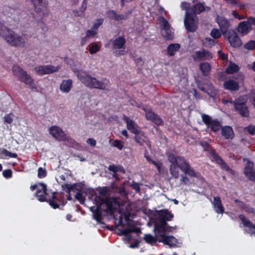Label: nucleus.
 <instances>
[{"label": "nucleus", "instance_id": "obj_37", "mask_svg": "<svg viewBox=\"0 0 255 255\" xmlns=\"http://www.w3.org/2000/svg\"><path fill=\"white\" fill-rule=\"evenodd\" d=\"M192 10L194 13L195 14H199L202 11L206 10V8L204 6V5L202 3H198L195 4Z\"/></svg>", "mask_w": 255, "mask_h": 255}, {"label": "nucleus", "instance_id": "obj_49", "mask_svg": "<svg viewBox=\"0 0 255 255\" xmlns=\"http://www.w3.org/2000/svg\"><path fill=\"white\" fill-rule=\"evenodd\" d=\"M65 139L63 141H66L69 144L70 146H74L76 144V142L73 139H72L70 136H67L66 134L65 135Z\"/></svg>", "mask_w": 255, "mask_h": 255}, {"label": "nucleus", "instance_id": "obj_58", "mask_svg": "<svg viewBox=\"0 0 255 255\" xmlns=\"http://www.w3.org/2000/svg\"><path fill=\"white\" fill-rule=\"evenodd\" d=\"M190 7V3L185 1L182 2L181 3V8L182 10H186L187 12V10Z\"/></svg>", "mask_w": 255, "mask_h": 255}, {"label": "nucleus", "instance_id": "obj_46", "mask_svg": "<svg viewBox=\"0 0 255 255\" xmlns=\"http://www.w3.org/2000/svg\"><path fill=\"white\" fill-rule=\"evenodd\" d=\"M246 49L250 50H252L255 48V40H251L248 42L246 43L244 45Z\"/></svg>", "mask_w": 255, "mask_h": 255}, {"label": "nucleus", "instance_id": "obj_36", "mask_svg": "<svg viewBox=\"0 0 255 255\" xmlns=\"http://www.w3.org/2000/svg\"><path fill=\"white\" fill-rule=\"evenodd\" d=\"M132 221L128 219V241L131 239V235H129L130 233H135L137 235H139L140 233V229L138 227H132Z\"/></svg>", "mask_w": 255, "mask_h": 255}, {"label": "nucleus", "instance_id": "obj_57", "mask_svg": "<svg viewBox=\"0 0 255 255\" xmlns=\"http://www.w3.org/2000/svg\"><path fill=\"white\" fill-rule=\"evenodd\" d=\"M4 122L7 124H11L12 123L13 120L10 116V114H6L4 117Z\"/></svg>", "mask_w": 255, "mask_h": 255}, {"label": "nucleus", "instance_id": "obj_35", "mask_svg": "<svg viewBox=\"0 0 255 255\" xmlns=\"http://www.w3.org/2000/svg\"><path fill=\"white\" fill-rule=\"evenodd\" d=\"M179 168L175 162H171L170 167V172L171 175L175 178H177L179 176Z\"/></svg>", "mask_w": 255, "mask_h": 255}, {"label": "nucleus", "instance_id": "obj_5", "mask_svg": "<svg viewBox=\"0 0 255 255\" xmlns=\"http://www.w3.org/2000/svg\"><path fill=\"white\" fill-rule=\"evenodd\" d=\"M13 74L17 77L18 80L23 82L32 89H36L37 86L34 82L33 79L18 65H14L12 67Z\"/></svg>", "mask_w": 255, "mask_h": 255}, {"label": "nucleus", "instance_id": "obj_7", "mask_svg": "<svg viewBox=\"0 0 255 255\" xmlns=\"http://www.w3.org/2000/svg\"><path fill=\"white\" fill-rule=\"evenodd\" d=\"M128 130L135 134L134 138L136 142L141 145H147L150 147L147 138L140 131L138 127L133 121L128 120Z\"/></svg>", "mask_w": 255, "mask_h": 255}, {"label": "nucleus", "instance_id": "obj_3", "mask_svg": "<svg viewBox=\"0 0 255 255\" xmlns=\"http://www.w3.org/2000/svg\"><path fill=\"white\" fill-rule=\"evenodd\" d=\"M0 35L12 46H21L25 43L23 38L16 35L13 31L7 28L2 23H0Z\"/></svg>", "mask_w": 255, "mask_h": 255}, {"label": "nucleus", "instance_id": "obj_22", "mask_svg": "<svg viewBox=\"0 0 255 255\" xmlns=\"http://www.w3.org/2000/svg\"><path fill=\"white\" fill-rule=\"evenodd\" d=\"M216 21L220 27L222 33L224 35L226 34L228 32L227 29L231 25L229 21L227 19L220 16L217 17Z\"/></svg>", "mask_w": 255, "mask_h": 255}, {"label": "nucleus", "instance_id": "obj_14", "mask_svg": "<svg viewBox=\"0 0 255 255\" xmlns=\"http://www.w3.org/2000/svg\"><path fill=\"white\" fill-rule=\"evenodd\" d=\"M176 229V227L168 226L165 221H161L159 223H156L154 225V231H156V236H159L160 233L165 235L167 233L171 232Z\"/></svg>", "mask_w": 255, "mask_h": 255}, {"label": "nucleus", "instance_id": "obj_43", "mask_svg": "<svg viewBox=\"0 0 255 255\" xmlns=\"http://www.w3.org/2000/svg\"><path fill=\"white\" fill-rule=\"evenodd\" d=\"M211 36L214 38H219L221 36V33L220 30L217 28H213L210 33Z\"/></svg>", "mask_w": 255, "mask_h": 255}, {"label": "nucleus", "instance_id": "obj_10", "mask_svg": "<svg viewBox=\"0 0 255 255\" xmlns=\"http://www.w3.org/2000/svg\"><path fill=\"white\" fill-rule=\"evenodd\" d=\"M236 79L238 80V82L233 79H229L226 81L223 84L224 89L230 91H238L240 89L239 83L244 82V77L243 74H240L236 78Z\"/></svg>", "mask_w": 255, "mask_h": 255}, {"label": "nucleus", "instance_id": "obj_20", "mask_svg": "<svg viewBox=\"0 0 255 255\" xmlns=\"http://www.w3.org/2000/svg\"><path fill=\"white\" fill-rule=\"evenodd\" d=\"M156 237H159L158 241L160 243H163L164 244L169 246L170 247H173L176 246L177 243V240L172 236H167L166 235H163L162 233H160L159 236Z\"/></svg>", "mask_w": 255, "mask_h": 255}, {"label": "nucleus", "instance_id": "obj_18", "mask_svg": "<svg viewBox=\"0 0 255 255\" xmlns=\"http://www.w3.org/2000/svg\"><path fill=\"white\" fill-rule=\"evenodd\" d=\"M49 133L59 141H64L66 133L60 127L53 126L49 129Z\"/></svg>", "mask_w": 255, "mask_h": 255}, {"label": "nucleus", "instance_id": "obj_25", "mask_svg": "<svg viewBox=\"0 0 255 255\" xmlns=\"http://www.w3.org/2000/svg\"><path fill=\"white\" fill-rule=\"evenodd\" d=\"M158 214L161 221H171L173 218V215L168 210H161L158 212Z\"/></svg>", "mask_w": 255, "mask_h": 255}, {"label": "nucleus", "instance_id": "obj_13", "mask_svg": "<svg viewBox=\"0 0 255 255\" xmlns=\"http://www.w3.org/2000/svg\"><path fill=\"white\" fill-rule=\"evenodd\" d=\"M252 25H254L253 21L249 17L247 20L239 23L237 27V31L242 36L246 35L252 30Z\"/></svg>", "mask_w": 255, "mask_h": 255}, {"label": "nucleus", "instance_id": "obj_42", "mask_svg": "<svg viewBox=\"0 0 255 255\" xmlns=\"http://www.w3.org/2000/svg\"><path fill=\"white\" fill-rule=\"evenodd\" d=\"M218 164H219V165H220L221 167L223 169H224V170H226V171H228V172H230V173H231L232 174H234V172L233 170H232V169L230 168V167H229V166H228V165H227L225 162H224V161L223 160V159H221V161H220L218 163Z\"/></svg>", "mask_w": 255, "mask_h": 255}, {"label": "nucleus", "instance_id": "obj_53", "mask_svg": "<svg viewBox=\"0 0 255 255\" xmlns=\"http://www.w3.org/2000/svg\"><path fill=\"white\" fill-rule=\"evenodd\" d=\"M2 175L4 178L8 179L12 176V172L10 169H5L2 171Z\"/></svg>", "mask_w": 255, "mask_h": 255}, {"label": "nucleus", "instance_id": "obj_51", "mask_svg": "<svg viewBox=\"0 0 255 255\" xmlns=\"http://www.w3.org/2000/svg\"><path fill=\"white\" fill-rule=\"evenodd\" d=\"M140 185L141 184H139L136 182H133L132 184H130V186L134 189L136 193H139L140 191Z\"/></svg>", "mask_w": 255, "mask_h": 255}, {"label": "nucleus", "instance_id": "obj_54", "mask_svg": "<svg viewBox=\"0 0 255 255\" xmlns=\"http://www.w3.org/2000/svg\"><path fill=\"white\" fill-rule=\"evenodd\" d=\"M15 11V9L13 8L10 7L9 6H4V9H3V13L4 15H7L9 13H13V12Z\"/></svg>", "mask_w": 255, "mask_h": 255}, {"label": "nucleus", "instance_id": "obj_2", "mask_svg": "<svg viewBox=\"0 0 255 255\" xmlns=\"http://www.w3.org/2000/svg\"><path fill=\"white\" fill-rule=\"evenodd\" d=\"M38 185L42 188L36 191V195L40 202H48L50 206L54 209L59 208L60 205L64 206L67 203V202L64 200V193L63 192H53L52 193V198L47 200L45 196V195L48 194L46 185L41 182L39 183Z\"/></svg>", "mask_w": 255, "mask_h": 255}, {"label": "nucleus", "instance_id": "obj_38", "mask_svg": "<svg viewBox=\"0 0 255 255\" xmlns=\"http://www.w3.org/2000/svg\"><path fill=\"white\" fill-rule=\"evenodd\" d=\"M5 155L11 158H17V154L15 153H12L6 149H0V158H2L1 155Z\"/></svg>", "mask_w": 255, "mask_h": 255}, {"label": "nucleus", "instance_id": "obj_6", "mask_svg": "<svg viewBox=\"0 0 255 255\" xmlns=\"http://www.w3.org/2000/svg\"><path fill=\"white\" fill-rule=\"evenodd\" d=\"M247 99L246 96H242L234 101L223 99V103L225 105L228 104L233 105L235 110L241 116L243 117H248L249 115V113L248 109L246 105Z\"/></svg>", "mask_w": 255, "mask_h": 255}, {"label": "nucleus", "instance_id": "obj_39", "mask_svg": "<svg viewBox=\"0 0 255 255\" xmlns=\"http://www.w3.org/2000/svg\"><path fill=\"white\" fill-rule=\"evenodd\" d=\"M203 44L205 47H212L215 45V41L211 38L207 37L203 40Z\"/></svg>", "mask_w": 255, "mask_h": 255}, {"label": "nucleus", "instance_id": "obj_29", "mask_svg": "<svg viewBox=\"0 0 255 255\" xmlns=\"http://www.w3.org/2000/svg\"><path fill=\"white\" fill-rule=\"evenodd\" d=\"M108 17L112 20L120 21L123 20L124 17L123 14H118L114 10H109L107 12Z\"/></svg>", "mask_w": 255, "mask_h": 255}, {"label": "nucleus", "instance_id": "obj_63", "mask_svg": "<svg viewBox=\"0 0 255 255\" xmlns=\"http://www.w3.org/2000/svg\"><path fill=\"white\" fill-rule=\"evenodd\" d=\"M87 143L92 146H95L96 144V141L94 138H89L87 140Z\"/></svg>", "mask_w": 255, "mask_h": 255}, {"label": "nucleus", "instance_id": "obj_64", "mask_svg": "<svg viewBox=\"0 0 255 255\" xmlns=\"http://www.w3.org/2000/svg\"><path fill=\"white\" fill-rule=\"evenodd\" d=\"M151 163L154 164L155 167L157 168L158 171L160 172L161 170V164L159 162H156L155 161H151Z\"/></svg>", "mask_w": 255, "mask_h": 255}, {"label": "nucleus", "instance_id": "obj_9", "mask_svg": "<svg viewBox=\"0 0 255 255\" xmlns=\"http://www.w3.org/2000/svg\"><path fill=\"white\" fill-rule=\"evenodd\" d=\"M34 7V11L42 17L48 14V2L46 0H30Z\"/></svg>", "mask_w": 255, "mask_h": 255}, {"label": "nucleus", "instance_id": "obj_26", "mask_svg": "<svg viewBox=\"0 0 255 255\" xmlns=\"http://www.w3.org/2000/svg\"><path fill=\"white\" fill-rule=\"evenodd\" d=\"M125 38L123 36H119L113 40V48L114 49H122L125 46Z\"/></svg>", "mask_w": 255, "mask_h": 255}, {"label": "nucleus", "instance_id": "obj_16", "mask_svg": "<svg viewBox=\"0 0 255 255\" xmlns=\"http://www.w3.org/2000/svg\"><path fill=\"white\" fill-rule=\"evenodd\" d=\"M246 165L244 168V174L250 180L255 182V170L254 163L248 159H244Z\"/></svg>", "mask_w": 255, "mask_h": 255}, {"label": "nucleus", "instance_id": "obj_41", "mask_svg": "<svg viewBox=\"0 0 255 255\" xmlns=\"http://www.w3.org/2000/svg\"><path fill=\"white\" fill-rule=\"evenodd\" d=\"M214 131L219 130L221 127L219 122L217 121H213L209 126Z\"/></svg>", "mask_w": 255, "mask_h": 255}, {"label": "nucleus", "instance_id": "obj_50", "mask_svg": "<svg viewBox=\"0 0 255 255\" xmlns=\"http://www.w3.org/2000/svg\"><path fill=\"white\" fill-rule=\"evenodd\" d=\"M202 119L203 122L205 124H206L208 126H209L210 125V124L211 123V122L213 121V120H212V119L209 116L205 115V114H203L202 116Z\"/></svg>", "mask_w": 255, "mask_h": 255}, {"label": "nucleus", "instance_id": "obj_4", "mask_svg": "<svg viewBox=\"0 0 255 255\" xmlns=\"http://www.w3.org/2000/svg\"><path fill=\"white\" fill-rule=\"evenodd\" d=\"M78 79L85 86L91 89L105 90L106 85L103 82L90 75L86 71H79L77 74Z\"/></svg>", "mask_w": 255, "mask_h": 255}, {"label": "nucleus", "instance_id": "obj_19", "mask_svg": "<svg viewBox=\"0 0 255 255\" xmlns=\"http://www.w3.org/2000/svg\"><path fill=\"white\" fill-rule=\"evenodd\" d=\"M143 110L145 112V117L147 120L152 121L157 125L162 124L163 121L160 118L154 113L150 109L144 107Z\"/></svg>", "mask_w": 255, "mask_h": 255}, {"label": "nucleus", "instance_id": "obj_61", "mask_svg": "<svg viewBox=\"0 0 255 255\" xmlns=\"http://www.w3.org/2000/svg\"><path fill=\"white\" fill-rule=\"evenodd\" d=\"M217 53L220 58L222 60H227L228 58L227 54H224L221 50H218Z\"/></svg>", "mask_w": 255, "mask_h": 255}, {"label": "nucleus", "instance_id": "obj_45", "mask_svg": "<svg viewBox=\"0 0 255 255\" xmlns=\"http://www.w3.org/2000/svg\"><path fill=\"white\" fill-rule=\"evenodd\" d=\"M183 172L191 177L197 176V173L190 166H189Z\"/></svg>", "mask_w": 255, "mask_h": 255}, {"label": "nucleus", "instance_id": "obj_52", "mask_svg": "<svg viewBox=\"0 0 255 255\" xmlns=\"http://www.w3.org/2000/svg\"><path fill=\"white\" fill-rule=\"evenodd\" d=\"M100 50V47L97 44H95L91 46L89 49V51L91 54H93Z\"/></svg>", "mask_w": 255, "mask_h": 255}, {"label": "nucleus", "instance_id": "obj_60", "mask_svg": "<svg viewBox=\"0 0 255 255\" xmlns=\"http://www.w3.org/2000/svg\"><path fill=\"white\" fill-rule=\"evenodd\" d=\"M103 19H97V23H94V25H93V28L95 29H97L98 28V27L101 26L103 22Z\"/></svg>", "mask_w": 255, "mask_h": 255}, {"label": "nucleus", "instance_id": "obj_21", "mask_svg": "<svg viewBox=\"0 0 255 255\" xmlns=\"http://www.w3.org/2000/svg\"><path fill=\"white\" fill-rule=\"evenodd\" d=\"M213 58V55L209 51L205 49L195 52L193 55L195 61L210 60Z\"/></svg>", "mask_w": 255, "mask_h": 255}, {"label": "nucleus", "instance_id": "obj_59", "mask_svg": "<svg viewBox=\"0 0 255 255\" xmlns=\"http://www.w3.org/2000/svg\"><path fill=\"white\" fill-rule=\"evenodd\" d=\"M246 130L251 134L254 135L255 134V126H249L246 128Z\"/></svg>", "mask_w": 255, "mask_h": 255}, {"label": "nucleus", "instance_id": "obj_32", "mask_svg": "<svg viewBox=\"0 0 255 255\" xmlns=\"http://www.w3.org/2000/svg\"><path fill=\"white\" fill-rule=\"evenodd\" d=\"M180 45L178 43L170 44L167 47V53L169 56H173L179 50Z\"/></svg>", "mask_w": 255, "mask_h": 255}, {"label": "nucleus", "instance_id": "obj_62", "mask_svg": "<svg viewBox=\"0 0 255 255\" xmlns=\"http://www.w3.org/2000/svg\"><path fill=\"white\" fill-rule=\"evenodd\" d=\"M233 15L236 18L239 19V20H241V19H243L244 18H245V17H244V16H242V15H240L239 14H238L237 11H235V10H233L232 11V12Z\"/></svg>", "mask_w": 255, "mask_h": 255}, {"label": "nucleus", "instance_id": "obj_55", "mask_svg": "<svg viewBox=\"0 0 255 255\" xmlns=\"http://www.w3.org/2000/svg\"><path fill=\"white\" fill-rule=\"evenodd\" d=\"M107 194V190L105 188H102L99 190V196L97 197V199H96V203H97V201L100 202L99 197H102L101 196H105Z\"/></svg>", "mask_w": 255, "mask_h": 255}, {"label": "nucleus", "instance_id": "obj_1", "mask_svg": "<svg viewBox=\"0 0 255 255\" xmlns=\"http://www.w3.org/2000/svg\"><path fill=\"white\" fill-rule=\"evenodd\" d=\"M99 198L100 202L97 201L96 207L93 206L90 208V211L93 213L94 219L102 224L103 213L114 218L119 235L124 236V240L128 242V213H124V221L123 215L120 213V203L117 199L108 197H99Z\"/></svg>", "mask_w": 255, "mask_h": 255}, {"label": "nucleus", "instance_id": "obj_24", "mask_svg": "<svg viewBox=\"0 0 255 255\" xmlns=\"http://www.w3.org/2000/svg\"><path fill=\"white\" fill-rule=\"evenodd\" d=\"M240 220L245 226L248 228L247 232L250 234H255V225L253 224L249 220H248L244 215L239 216Z\"/></svg>", "mask_w": 255, "mask_h": 255}, {"label": "nucleus", "instance_id": "obj_23", "mask_svg": "<svg viewBox=\"0 0 255 255\" xmlns=\"http://www.w3.org/2000/svg\"><path fill=\"white\" fill-rule=\"evenodd\" d=\"M215 211L218 214H222L224 212V208L219 196L214 197L212 202Z\"/></svg>", "mask_w": 255, "mask_h": 255}, {"label": "nucleus", "instance_id": "obj_27", "mask_svg": "<svg viewBox=\"0 0 255 255\" xmlns=\"http://www.w3.org/2000/svg\"><path fill=\"white\" fill-rule=\"evenodd\" d=\"M72 80L71 79L64 80L60 85V90L64 93H68L72 86Z\"/></svg>", "mask_w": 255, "mask_h": 255}, {"label": "nucleus", "instance_id": "obj_11", "mask_svg": "<svg viewBox=\"0 0 255 255\" xmlns=\"http://www.w3.org/2000/svg\"><path fill=\"white\" fill-rule=\"evenodd\" d=\"M168 159L170 162H175L177 166L184 172L189 166V163L182 157L176 156L173 153H168Z\"/></svg>", "mask_w": 255, "mask_h": 255}, {"label": "nucleus", "instance_id": "obj_47", "mask_svg": "<svg viewBox=\"0 0 255 255\" xmlns=\"http://www.w3.org/2000/svg\"><path fill=\"white\" fill-rule=\"evenodd\" d=\"M210 158L212 161L216 162L217 163L221 161V158L215 152L212 151L210 153Z\"/></svg>", "mask_w": 255, "mask_h": 255}, {"label": "nucleus", "instance_id": "obj_44", "mask_svg": "<svg viewBox=\"0 0 255 255\" xmlns=\"http://www.w3.org/2000/svg\"><path fill=\"white\" fill-rule=\"evenodd\" d=\"M75 198L79 201L80 204H83L85 201V197L83 195L81 191L77 193L75 196Z\"/></svg>", "mask_w": 255, "mask_h": 255}, {"label": "nucleus", "instance_id": "obj_8", "mask_svg": "<svg viewBox=\"0 0 255 255\" xmlns=\"http://www.w3.org/2000/svg\"><path fill=\"white\" fill-rule=\"evenodd\" d=\"M158 23L160 26V33L165 40L172 39L174 37V32L168 21L163 17L158 18Z\"/></svg>", "mask_w": 255, "mask_h": 255}, {"label": "nucleus", "instance_id": "obj_33", "mask_svg": "<svg viewBox=\"0 0 255 255\" xmlns=\"http://www.w3.org/2000/svg\"><path fill=\"white\" fill-rule=\"evenodd\" d=\"M155 233V236L153 237L150 234H145L144 237V240L145 241L149 244L151 245H154L156 243V242L158 240H157V238H159L160 239L159 237H156V231H154Z\"/></svg>", "mask_w": 255, "mask_h": 255}, {"label": "nucleus", "instance_id": "obj_12", "mask_svg": "<svg viewBox=\"0 0 255 255\" xmlns=\"http://www.w3.org/2000/svg\"><path fill=\"white\" fill-rule=\"evenodd\" d=\"M225 37L232 47H239L242 44L241 38L235 30L233 29L228 31L225 34Z\"/></svg>", "mask_w": 255, "mask_h": 255}, {"label": "nucleus", "instance_id": "obj_56", "mask_svg": "<svg viewBox=\"0 0 255 255\" xmlns=\"http://www.w3.org/2000/svg\"><path fill=\"white\" fill-rule=\"evenodd\" d=\"M97 33V31L96 30H93L92 29L88 30L86 33V36L89 38L90 37H93L96 35Z\"/></svg>", "mask_w": 255, "mask_h": 255}, {"label": "nucleus", "instance_id": "obj_34", "mask_svg": "<svg viewBox=\"0 0 255 255\" xmlns=\"http://www.w3.org/2000/svg\"><path fill=\"white\" fill-rule=\"evenodd\" d=\"M239 69L240 68L238 65L230 62L229 66L226 68L225 71L227 73L231 74L237 72Z\"/></svg>", "mask_w": 255, "mask_h": 255}, {"label": "nucleus", "instance_id": "obj_40", "mask_svg": "<svg viewBox=\"0 0 255 255\" xmlns=\"http://www.w3.org/2000/svg\"><path fill=\"white\" fill-rule=\"evenodd\" d=\"M110 141L112 146L116 147L120 149H122L124 147V144L121 140L112 139H110Z\"/></svg>", "mask_w": 255, "mask_h": 255}, {"label": "nucleus", "instance_id": "obj_48", "mask_svg": "<svg viewBox=\"0 0 255 255\" xmlns=\"http://www.w3.org/2000/svg\"><path fill=\"white\" fill-rule=\"evenodd\" d=\"M47 172L45 169L42 168V167H39L38 169V174L37 176L39 178H43L46 176Z\"/></svg>", "mask_w": 255, "mask_h": 255}, {"label": "nucleus", "instance_id": "obj_30", "mask_svg": "<svg viewBox=\"0 0 255 255\" xmlns=\"http://www.w3.org/2000/svg\"><path fill=\"white\" fill-rule=\"evenodd\" d=\"M110 171L114 173L113 176L116 180L119 179L118 175L117 174L118 172H125V170L123 167L121 166H116L115 164L110 165L108 168Z\"/></svg>", "mask_w": 255, "mask_h": 255}, {"label": "nucleus", "instance_id": "obj_28", "mask_svg": "<svg viewBox=\"0 0 255 255\" xmlns=\"http://www.w3.org/2000/svg\"><path fill=\"white\" fill-rule=\"evenodd\" d=\"M222 134L226 139H232L234 136L233 129L230 126H225L222 128Z\"/></svg>", "mask_w": 255, "mask_h": 255}, {"label": "nucleus", "instance_id": "obj_31", "mask_svg": "<svg viewBox=\"0 0 255 255\" xmlns=\"http://www.w3.org/2000/svg\"><path fill=\"white\" fill-rule=\"evenodd\" d=\"M199 68L204 76L208 75L211 70V66L209 63L203 62L200 64Z\"/></svg>", "mask_w": 255, "mask_h": 255}, {"label": "nucleus", "instance_id": "obj_17", "mask_svg": "<svg viewBox=\"0 0 255 255\" xmlns=\"http://www.w3.org/2000/svg\"><path fill=\"white\" fill-rule=\"evenodd\" d=\"M34 70L37 74L43 75L57 72L58 70V68L51 65H40L35 67Z\"/></svg>", "mask_w": 255, "mask_h": 255}, {"label": "nucleus", "instance_id": "obj_15", "mask_svg": "<svg viewBox=\"0 0 255 255\" xmlns=\"http://www.w3.org/2000/svg\"><path fill=\"white\" fill-rule=\"evenodd\" d=\"M184 24L188 31L194 32L198 28L197 19L196 17H192L188 15V12H186Z\"/></svg>", "mask_w": 255, "mask_h": 255}]
</instances>
